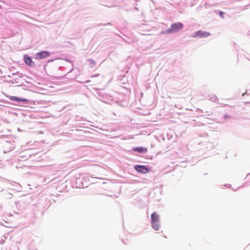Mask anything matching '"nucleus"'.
Returning <instances> with one entry per match:
<instances>
[{
    "mask_svg": "<svg viewBox=\"0 0 250 250\" xmlns=\"http://www.w3.org/2000/svg\"><path fill=\"white\" fill-rule=\"evenodd\" d=\"M151 218L152 227L156 230H158L159 228V215L156 212H154L151 214Z\"/></svg>",
    "mask_w": 250,
    "mask_h": 250,
    "instance_id": "obj_1",
    "label": "nucleus"
},
{
    "mask_svg": "<svg viewBox=\"0 0 250 250\" xmlns=\"http://www.w3.org/2000/svg\"><path fill=\"white\" fill-rule=\"evenodd\" d=\"M9 98L12 101H17V102H28V100H27V99H21V98H18L17 97L12 96H10L9 97Z\"/></svg>",
    "mask_w": 250,
    "mask_h": 250,
    "instance_id": "obj_7",
    "label": "nucleus"
},
{
    "mask_svg": "<svg viewBox=\"0 0 250 250\" xmlns=\"http://www.w3.org/2000/svg\"><path fill=\"white\" fill-rule=\"evenodd\" d=\"M183 28V24L180 22H176L171 25L170 28L167 31V33H172L182 29Z\"/></svg>",
    "mask_w": 250,
    "mask_h": 250,
    "instance_id": "obj_2",
    "label": "nucleus"
},
{
    "mask_svg": "<svg viewBox=\"0 0 250 250\" xmlns=\"http://www.w3.org/2000/svg\"><path fill=\"white\" fill-rule=\"evenodd\" d=\"M210 35V33L205 31H203L202 30H199L192 36L193 38H207Z\"/></svg>",
    "mask_w": 250,
    "mask_h": 250,
    "instance_id": "obj_3",
    "label": "nucleus"
},
{
    "mask_svg": "<svg viewBox=\"0 0 250 250\" xmlns=\"http://www.w3.org/2000/svg\"><path fill=\"white\" fill-rule=\"evenodd\" d=\"M23 58L24 62L27 65L30 66H33L34 65V63L32 62V60L30 57L26 55L24 56Z\"/></svg>",
    "mask_w": 250,
    "mask_h": 250,
    "instance_id": "obj_6",
    "label": "nucleus"
},
{
    "mask_svg": "<svg viewBox=\"0 0 250 250\" xmlns=\"http://www.w3.org/2000/svg\"><path fill=\"white\" fill-rule=\"evenodd\" d=\"M50 54V53L48 51H42L37 53L36 58L39 59H42L49 56Z\"/></svg>",
    "mask_w": 250,
    "mask_h": 250,
    "instance_id": "obj_4",
    "label": "nucleus"
},
{
    "mask_svg": "<svg viewBox=\"0 0 250 250\" xmlns=\"http://www.w3.org/2000/svg\"><path fill=\"white\" fill-rule=\"evenodd\" d=\"M224 13L222 11H220L219 12V15L221 17H222V18H223V15H224Z\"/></svg>",
    "mask_w": 250,
    "mask_h": 250,
    "instance_id": "obj_9",
    "label": "nucleus"
},
{
    "mask_svg": "<svg viewBox=\"0 0 250 250\" xmlns=\"http://www.w3.org/2000/svg\"><path fill=\"white\" fill-rule=\"evenodd\" d=\"M135 168L137 171L144 173H147L149 171L148 168L145 166L137 165L135 167Z\"/></svg>",
    "mask_w": 250,
    "mask_h": 250,
    "instance_id": "obj_5",
    "label": "nucleus"
},
{
    "mask_svg": "<svg viewBox=\"0 0 250 250\" xmlns=\"http://www.w3.org/2000/svg\"><path fill=\"white\" fill-rule=\"evenodd\" d=\"M133 150L134 151H138L140 153H146L147 152V148L144 147H135L133 148Z\"/></svg>",
    "mask_w": 250,
    "mask_h": 250,
    "instance_id": "obj_8",
    "label": "nucleus"
}]
</instances>
